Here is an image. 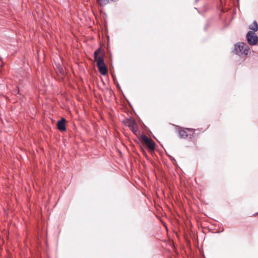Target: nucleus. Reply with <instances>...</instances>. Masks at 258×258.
Returning <instances> with one entry per match:
<instances>
[{"label":"nucleus","instance_id":"0eeeda50","mask_svg":"<svg viewBox=\"0 0 258 258\" xmlns=\"http://www.w3.org/2000/svg\"><path fill=\"white\" fill-rule=\"evenodd\" d=\"M249 29L253 30V31H257L258 30V24L256 21H254L249 26Z\"/></svg>","mask_w":258,"mask_h":258},{"label":"nucleus","instance_id":"39448f33","mask_svg":"<svg viewBox=\"0 0 258 258\" xmlns=\"http://www.w3.org/2000/svg\"><path fill=\"white\" fill-rule=\"evenodd\" d=\"M126 124L135 134H137L138 132V125L135 120L131 118L127 119Z\"/></svg>","mask_w":258,"mask_h":258},{"label":"nucleus","instance_id":"f03ea898","mask_svg":"<svg viewBox=\"0 0 258 258\" xmlns=\"http://www.w3.org/2000/svg\"><path fill=\"white\" fill-rule=\"evenodd\" d=\"M233 51L239 56H247L250 53L249 46L244 42H238L234 46Z\"/></svg>","mask_w":258,"mask_h":258},{"label":"nucleus","instance_id":"1a4fd4ad","mask_svg":"<svg viewBox=\"0 0 258 258\" xmlns=\"http://www.w3.org/2000/svg\"><path fill=\"white\" fill-rule=\"evenodd\" d=\"M186 130L189 131H195V130H193V129H190V128H186Z\"/></svg>","mask_w":258,"mask_h":258},{"label":"nucleus","instance_id":"423d86ee","mask_svg":"<svg viewBox=\"0 0 258 258\" xmlns=\"http://www.w3.org/2000/svg\"><path fill=\"white\" fill-rule=\"evenodd\" d=\"M66 120L64 118H62L61 120H59L57 123V128L60 131H66V126H65Z\"/></svg>","mask_w":258,"mask_h":258},{"label":"nucleus","instance_id":"6e6552de","mask_svg":"<svg viewBox=\"0 0 258 258\" xmlns=\"http://www.w3.org/2000/svg\"><path fill=\"white\" fill-rule=\"evenodd\" d=\"M179 136L182 138H186L187 136V133L184 130H180L179 132Z\"/></svg>","mask_w":258,"mask_h":258},{"label":"nucleus","instance_id":"f257e3e1","mask_svg":"<svg viewBox=\"0 0 258 258\" xmlns=\"http://www.w3.org/2000/svg\"><path fill=\"white\" fill-rule=\"evenodd\" d=\"M101 53V49L98 48L94 52V59L96 61L97 67L99 72L101 75L104 76L107 73V69L104 63L103 56L100 55Z\"/></svg>","mask_w":258,"mask_h":258},{"label":"nucleus","instance_id":"20e7f679","mask_svg":"<svg viewBox=\"0 0 258 258\" xmlns=\"http://www.w3.org/2000/svg\"><path fill=\"white\" fill-rule=\"evenodd\" d=\"M246 39L249 45H255L258 41V37L252 31H249L246 34Z\"/></svg>","mask_w":258,"mask_h":258},{"label":"nucleus","instance_id":"7ed1b4c3","mask_svg":"<svg viewBox=\"0 0 258 258\" xmlns=\"http://www.w3.org/2000/svg\"><path fill=\"white\" fill-rule=\"evenodd\" d=\"M139 139L142 144L144 145H146L150 151H154L155 149V143L153 140L148 138L145 135H142Z\"/></svg>","mask_w":258,"mask_h":258}]
</instances>
